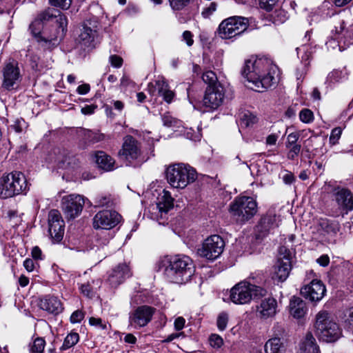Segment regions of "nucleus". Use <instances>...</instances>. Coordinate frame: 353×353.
<instances>
[{
    "instance_id": "1",
    "label": "nucleus",
    "mask_w": 353,
    "mask_h": 353,
    "mask_svg": "<svg viewBox=\"0 0 353 353\" xmlns=\"http://www.w3.org/2000/svg\"><path fill=\"white\" fill-rule=\"evenodd\" d=\"M278 67L267 57L250 59L245 63L243 76L252 84L251 89L263 92L276 83Z\"/></svg>"
},
{
    "instance_id": "2",
    "label": "nucleus",
    "mask_w": 353,
    "mask_h": 353,
    "mask_svg": "<svg viewBox=\"0 0 353 353\" xmlns=\"http://www.w3.org/2000/svg\"><path fill=\"white\" fill-rule=\"evenodd\" d=\"M265 283L263 274H251L248 279L234 285L230 290V300L236 305L250 303L253 299L264 297L268 290L264 288Z\"/></svg>"
},
{
    "instance_id": "3",
    "label": "nucleus",
    "mask_w": 353,
    "mask_h": 353,
    "mask_svg": "<svg viewBox=\"0 0 353 353\" xmlns=\"http://www.w3.org/2000/svg\"><path fill=\"white\" fill-rule=\"evenodd\" d=\"M163 273L174 283L183 284L193 276L195 269L193 261L186 255H176L163 261Z\"/></svg>"
},
{
    "instance_id": "4",
    "label": "nucleus",
    "mask_w": 353,
    "mask_h": 353,
    "mask_svg": "<svg viewBox=\"0 0 353 353\" xmlns=\"http://www.w3.org/2000/svg\"><path fill=\"white\" fill-rule=\"evenodd\" d=\"M53 19H55V21L59 24V28H61L62 32H64L68 24V20L65 15L54 8L46 10L40 14L39 19H35L30 25L29 30L31 34L37 38L38 41H43L46 43H52L57 40V36L56 34L48 36L46 31H42L43 21Z\"/></svg>"
},
{
    "instance_id": "5",
    "label": "nucleus",
    "mask_w": 353,
    "mask_h": 353,
    "mask_svg": "<svg viewBox=\"0 0 353 353\" xmlns=\"http://www.w3.org/2000/svg\"><path fill=\"white\" fill-rule=\"evenodd\" d=\"M197 178L196 170L185 163H175L166 169V179L174 188L183 189Z\"/></svg>"
},
{
    "instance_id": "6",
    "label": "nucleus",
    "mask_w": 353,
    "mask_h": 353,
    "mask_svg": "<svg viewBox=\"0 0 353 353\" xmlns=\"http://www.w3.org/2000/svg\"><path fill=\"white\" fill-rule=\"evenodd\" d=\"M315 328L319 339L327 343L337 341L342 334L339 325L332 320L330 313L325 310H321L316 315Z\"/></svg>"
},
{
    "instance_id": "7",
    "label": "nucleus",
    "mask_w": 353,
    "mask_h": 353,
    "mask_svg": "<svg viewBox=\"0 0 353 353\" xmlns=\"http://www.w3.org/2000/svg\"><path fill=\"white\" fill-rule=\"evenodd\" d=\"M28 190L25 175L20 172H12L3 176L0 183V197L6 199L26 193Z\"/></svg>"
},
{
    "instance_id": "8",
    "label": "nucleus",
    "mask_w": 353,
    "mask_h": 353,
    "mask_svg": "<svg viewBox=\"0 0 353 353\" xmlns=\"http://www.w3.org/2000/svg\"><path fill=\"white\" fill-rule=\"evenodd\" d=\"M229 212L237 221L245 222L256 214L257 204L252 197L239 196L230 203Z\"/></svg>"
},
{
    "instance_id": "9",
    "label": "nucleus",
    "mask_w": 353,
    "mask_h": 353,
    "mask_svg": "<svg viewBox=\"0 0 353 353\" xmlns=\"http://www.w3.org/2000/svg\"><path fill=\"white\" fill-rule=\"evenodd\" d=\"M248 27V19L234 16L223 20L219 26L218 32L221 38L229 39L240 35Z\"/></svg>"
},
{
    "instance_id": "10",
    "label": "nucleus",
    "mask_w": 353,
    "mask_h": 353,
    "mask_svg": "<svg viewBox=\"0 0 353 353\" xmlns=\"http://www.w3.org/2000/svg\"><path fill=\"white\" fill-rule=\"evenodd\" d=\"M225 242L219 235H212L203 242L198 248L197 254L208 260L214 261L223 253Z\"/></svg>"
},
{
    "instance_id": "11",
    "label": "nucleus",
    "mask_w": 353,
    "mask_h": 353,
    "mask_svg": "<svg viewBox=\"0 0 353 353\" xmlns=\"http://www.w3.org/2000/svg\"><path fill=\"white\" fill-rule=\"evenodd\" d=\"M1 73L3 77L2 87L8 90L17 88L22 79L19 63L12 59H9L4 63Z\"/></svg>"
},
{
    "instance_id": "12",
    "label": "nucleus",
    "mask_w": 353,
    "mask_h": 353,
    "mask_svg": "<svg viewBox=\"0 0 353 353\" xmlns=\"http://www.w3.org/2000/svg\"><path fill=\"white\" fill-rule=\"evenodd\" d=\"M85 204V198L80 194H69L64 196L61 200L62 210L68 219L78 216Z\"/></svg>"
},
{
    "instance_id": "13",
    "label": "nucleus",
    "mask_w": 353,
    "mask_h": 353,
    "mask_svg": "<svg viewBox=\"0 0 353 353\" xmlns=\"http://www.w3.org/2000/svg\"><path fill=\"white\" fill-rule=\"evenodd\" d=\"M225 93L222 86H208L203 99L204 111L212 112L220 107L224 100Z\"/></svg>"
},
{
    "instance_id": "14",
    "label": "nucleus",
    "mask_w": 353,
    "mask_h": 353,
    "mask_svg": "<svg viewBox=\"0 0 353 353\" xmlns=\"http://www.w3.org/2000/svg\"><path fill=\"white\" fill-rule=\"evenodd\" d=\"M155 309L148 305H142L130 313L129 325L139 329L146 326L152 320Z\"/></svg>"
},
{
    "instance_id": "15",
    "label": "nucleus",
    "mask_w": 353,
    "mask_h": 353,
    "mask_svg": "<svg viewBox=\"0 0 353 353\" xmlns=\"http://www.w3.org/2000/svg\"><path fill=\"white\" fill-rule=\"evenodd\" d=\"M141 155V143L132 136L127 135L123 138L121 149L119 156L123 159L131 163L137 160Z\"/></svg>"
},
{
    "instance_id": "16",
    "label": "nucleus",
    "mask_w": 353,
    "mask_h": 353,
    "mask_svg": "<svg viewBox=\"0 0 353 353\" xmlns=\"http://www.w3.org/2000/svg\"><path fill=\"white\" fill-rule=\"evenodd\" d=\"M331 196L336 203L339 209L345 214L353 209V196L349 189L336 186L332 189Z\"/></svg>"
},
{
    "instance_id": "17",
    "label": "nucleus",
    "mask_w": 353,
    "mask_h": 353,
    "mask_svg": "<svg viewBox=\"0 0 353 353\" xmlns=\"http://www.w3.org/2000/svg\"><path fill=\"white\" fill-rule=\"evenodd\" d=\"M121 215L112 210H102L97 213L93 219V226L97 229L110 230L120 221Z\"/></svg>"
},
{
    "instance_id": "18",
    "label": "nucleus",
    "mask_w": 353,
    "mask_h": 353,
    "mask_svg": "<svg viewBox=\"0 0 353 353\" xmlns=\"http://www.w3.org/2000/svg\"><path fill=\"white\" fill-rule=\"evenodd\" d=\"M326 288L323 282L313 279L309 283L304 285L301 289V295L311 302H319L325 295Z\"/></svg>"
},
{
    "instance_id": "19",
    "label": "nucleus",
    "mask_w": 353,
    "mask_h": 353,
    "mask_svg": "<svg viewBox=\"0 0 353 353\" xmlns=\"http://www.w3.org/2000/svg\"><path fill=\"white\" fill-rule=\"evenodd\" d=\"M48 232L54 242H60L64 234V221L60 212L52 210L48 214Z\"/></svg>"
},
{
    "instance_id": "20",
    "label": "nucleus",
    "mask_w": 353,
    "mask_h": 353,
    "mask_svg": "<svg viewBox=\"0 0 353 353\" xmlns=\"http://www.w3.org/2000/svg\"><path fill=\"white\" fill-rule=\"evenodd\" d=\"M278 307V302L275 298H265L256 306V316L263 321L272 319L279 312Z\"/></svg>"
},
{
    "instance_id": "21",
    "label": "nucleus",
    "mask_w": 353,
    "mask_h": 353,
    "mask_svg": "<svg viewBox=\"0 0 353 353\" xmlns=\"http://www.w3.org/2000/svg\"><path fill=\"white\" fill-rule=\"evenodd\" d=\"M157 210L155 218L159 219H167L168 212L174 207V199L169 191L163 190L159 193L157 198Z\"/></svg>"
},
{
    "instance_id": "22",
    "label": "nucleus",
    "mask_w": 353,
    "mask_h": 353,
    "mask_svg": "<svg viewBox=\"0 0 353 353\" xmlns=\"http://www.w3.org/2000/svg\"><path fill=\"white\" fill-rule=\"evenodd\" d=\"M291 270V261L290 252L283 257L278 258L276 263L274 267L272 279L279 282H283L287 279Z\"/></svg>"
},
{
    "instance_id": "23",
    "label": "nucleus",
    "mask_w": 353,
    "mask_h": 353,
    "mask_svg": "<svg viewBox=\"0 0 353 353\" xmlns=\"http://www.w3.org/2000/svg\"><path fill=\"white\" fill-rule=\"evenodd\" d=\"M279 217L274 214L269 213L263 216L256 226L257 238H263L275 228L279 227Z\"/></svg>"
},
{
    "instance_id": "24",
    "label": "nucleus",
    "mask_w": 353,
    "mask_h": 353,
    "mask_svg": "<svg viewBox=\"0 0 353 353\" xmlns=\"http://www.w3.org/2000/svg\"><path fill=\"white\" fill-rule=\"evenodd\" d=\"M148 90L152 95L154 94L155 90H157L158 94L162 97L163 100L168 103H170L174 97V93L170 89L168 83L164 79L157 80L154 86L150 83L148 85Z\"/></svg>"
},
{
    "instance_id": "25",
    "label": "nucleus",
    "mask_w": 353,
    "mask_h": 353,
    "mask_svg": "<svg viewBox=\"0 0 353 353\" xmlns=\"http://www.w3.org/2000/svg\"><path fill=\"white\" fill-rule=\"evenodd\" d=\"M130 276L131 273L128 265L125 263H122L112 270L108 277V281L112 287L116 288Z\"/></svg>"
},
{
    "instance_id": "26",
    "label": "nucleus",
    "mask_w": 353,
    "mask_h": 353,
    "mask_svg": "<svg viewBox=\"0 0 353 353\" xmlns=\"http://www.w3.org/2000/svg\"><path fill=\"white\" fill-rule=\"evenodd\" d=\"M39 307L41 309L54 314L60 313L63 310L60 300L57 297L52 296H46L41 299Z\"/></svg>"
},
{
    "instance_id": "27",
    "label": "nucleus",
    "mask_w": 353,
    "mask_h": 353,
    "mask_svg": "<svg viewBox=\"0 0 353 353\" xmlns=\"http://www.w3.org/2000/svg\"><path fill=\"white\" fill-rule=\"evenodd\" d=\"M299 135L296 132H292L288 135L285 142V147L288 150L287 157L288 159L294 160L299 154L301 145L297 143Z\"/></svg>"
},
{
    "instance_id": "28",
    "label": "nucleus",
    "mask_w": 353,
    "mask_h": 353,
    "mask_svg": "<svg viewBox=\"0 0 353 353\" xmlns=\"http://www.w3.org/2000/svg\"><path fill=\"white\" fill-rule=\"evenodd\" d=\"M95 161L99 168L106 172L114 170L116 168L114 159L103 151L96 152Z\"/></svg>"
},
{
    "instance_id": "29",
    "label": "nucleus",
    "mask_w": 353,
    "mask_h": 353,
    "mask_svg": "<svg viewBox=\"0 0 353 353\" xmlns=\"http://www.w3.org/2000/svg\"><path fill=\"white\" fill-rule=\"evenodd\" d=\"M265 353H286V346L283 339L274 336L268 340L264 345Z\"/></svg>"
},
{
    "instance_id": "30",
    "label": "nucleus",
    "mask_w": 353,
    "mask_h": 353,
    "mask_svg": "<svg viewBox=\"0 0 353 353\" xmlns=\"http://www.w3.org/2000/svg\"><path fill=\"white\" fill-rule=\"evenodd\" d=\"M307 312L306 303L301 298L294 296L290 303V312L293 317L301 319Z\"/></svg>"
},
{
    "instance_id": "31",
    "label": "nucleus",
    "mask_w": 353,
    "mask_h": 353,
    "mask_svg": "<svg viewBox=\"0 0 353 353\" xmlns=\"http://www.w3.org/2000/svg\"><path fill=\"white\" fill-rule=\"evenodd\" d=\"M298 353H320L316 339L311 333L306 334Z\"/></svg>"
},
{
    "instance_id": "32",
    "label": "nucleus",
    "mask_w": 353,
    "mask_h": 353,
    "mask_svg": "<svg viewBox=\"0 0 353 353\" xmlns=\"http://www.w3.org/2000/svg\"><path fill=\"white\" fill-rule=\"evenodd\" d=\"M348 75L345 68L343 70H334L327 74L325 84L327 88H332L336 83L346 79Z\"/></svg>"
},
{
    "instance_id": "33",
    "label": "nucleus",
    "mask_w": 353,
    "mask_h": 353,
    "mask_svg": "<svg viewBox=\"0 0 353 353\" xmlns=\"http://www.w3.org/2000/svg\"><path fill=\"white\" fill-rule=\"evenodd\" d=\"M97 35V31L88 26L87 23H84L81 32L79 34L80 42L86 47L92 46V43Z\"/></svg>"
},
{
    "instance_id": "34",
    "label": "nucleus",
    "mask_w": 353,
    "mask_h": 353,
    "mask_svg": "<svg viewBox=\"0 0 353 353\" xmlns=\"http://www.w3.org/2000/svg\"><path fill=\"white\" fill-rule=\"evenodd\" d=\"M337 39L338 38L336 37H331L328 39L325 43L328 50H334L338 48L340 52H342L349 48L352 44L351 39H347L344 38L343 39H341L340 41Z\"/></svg>"
},
{
    "instance_id": "35",
    "label": "nucleus",
    "mask_w": 353,
    "mask_h": 353,
    "mask_svg": "<svg viewBox=\"0 0 353 353\" xmlns=\"http://www.w3.org/2000/svg\"><path fill=\"white\" fill-rule=\"evenodd\" d=\"M314 52V48L310 45H303L296 48L297 55L301 58V63L303 65H305V63H307V65H309V61Z\"/></svg>"
},
{
    "instance_id": "36",
    "label": "nucleus",
    "mask_w": 353,
    "mask_h": 353,
    "mask_svg": "<svg viewBox=\"0 0 353 353\" xmlns=\"http://www.w3.org/2000/svg\"><path fill=\"white\" fill-rule=\"evenodd\" d=\"M79 336L77 332H70L64 339L63 343L60 347L62 351L66 350L77 343Z\"/></svg>"
},
{
    "instance_id": "37",
    "label": "nucleus",
    "mask_w": 353,
    "mask_h": 353,
    "mask_svg": "<svg viewBox=\"0 0 353 353\" xmlns=\"http://www.w3.org/2000/svg\"><path fill=\"white\" fill-rule=\"evenodd\" d=\"M202 79L208 86H221L217 83L216 74L212 70L205 72L202 75Z\"/></svg>"
},
{
    "instance_id": "38",
    "label": "nucleus",
    "mask_w": 353,
    "mask_h": 353,
    "mask_svg": "<svg viewBox=\"0 0 353 353\" xmlns=\"http://www.w3.org/2000/svg\"><path fill=\"white\" fill-rule=\"evenodd\" d=\"M83 136L85 139L91 143H98L103 140L104 137L102 134L94 132L88 130L83 131Z\"/></svg>"
},
{
    "instance_id": "39",
    "label": "nucleus",
    "mask_w": 353,
    "mask_h": 353,
    "mask_svg": "<svg viewBox=\"0 0 353 353\" xmlns=\"http://www.w3.org/2000/svg\"><path fill=\"white\" fill-rule=\"evenodd\" d=\"M171 8L174 11H179L186 7L190 0H168Z\"/></svg>"
},
{
    "instance_id": "40",
    "label": "nucleus",
    "mask_w": 353,
    "mask_h": 353,
    "mask_svg": "<svg viewBox=\"0 0 353 353\" xmlns=\"http://www.w3.org/2000/svg\"><path fill=\"white\" fill-rule=\"evenodd\" d=\"M46 342L42 338H37L30 347V351L34 353H41L45 347Z\"/></svg>"
},
{
    "instance_id": "41",
    "label": "nucleus",
    "mask_w": 353,
    "mask_h": 353,
    "mask_svg": "<svg viewBox=\"0 0 353 353\" xmlns=\"http://www.w3.org/2000/svg\"><path fill=\"white\" fill-rule=\"evenodd\" d=\"M299 118L302 122L309 123L314 120V114L310 109L305 108L300 112Z\"/></svg>"
},
{
    "instance_id": "42",
    "label": "nucleus",
    "mask_w": 353,
    "mask_h": 353,
    "mask_svg": "<svg viewBox=\"0 0 353 353\" xmlns=\"http://www.w3.org/2000/svg\"><path fill=\"white\" fill-rule=\"evenodd\" d=\"M50 3L54 6L60 8L63 10H67L70 8L72 0H49Z\"/></svg>"
},
{
    "instance_id": "43",
    "label": "nucleus",
    "mask_w": 353,
    "mask_h": 353,
    "mask_svg": "<svg viewBox=\"0 0 353 353\" xmlns=\"http://www.w3.org/2000/svg\"><path fill=\"white\" fill-rule=\"evenodd\" d=\"M185 135L187 137V139L194 141H199L201 138V133L200 132V131L199 130L195 131L192 128L187 130L186 132H185Z\"/></svg>"
},
{
    "instance_id": "44",
    "label": "nucleus",
    "mask_w": 353,
    "mask_h": 353,
    "mask_svg": "<svg viewBox=\"0 0 353 353\" xmlns=\"http://www.w3.org/2000/svg\"><path fill=\"white\" fill-rule=\"evenodd\" d=\"M216 10V3L211 2L208 7L203 8L201 15L203 18H209Z\"/></svg>"
},
{
    "instance_id": "45",
    "label": "nucleus",
    "mask_w": 353,
    "mask_h": 353,
    "mask_svg": "<svg viewBox=\"0 0 353 353\" xmlns=\"http://www.w3.org/2000/svg\"><path fill=\"white\" fill-rule=\"evenodd\" d=\"M228 321V316L226 313H221L217 319V326L219 330H224L226 328Z\"/></svg>"
},
{
    "instance_id": "46",
    "label": "nucleus",
    "mask_w": 353,
    "mask_h": 353,
    "mask_svg": "<svg viewBox=\"0 0 353 353\" xmlns=\"http://www.w3.org/2000/svg\"><path fill=\"white\" fill-rule=\"evenodd\" d=\"M210 344L214 348H219L223 343V339L218 334H213L209 339Z\"/></svg>"
},
{
    "instance_id": "47",
    "label": "nucleus",
    "mask_w": 353,
    "mask_h": 353,
    "mask_svg": "<svg viewBox=\"0 0 353 353\" xmlns=\"http://www.w3.org/2000/svg\"><path fill=\"white\" fill-rule=\"evenodd\" d=\"M81 292L88 298L94 296V291L89 283L81 284L80 286Z\"/></svg>"
},
{
    "instance_id": "48",
    "label": "nucleus",
    "mask_w": 353,
    "mask_h": 353,
    "mask_svg": "<svg viewBox=\"0 0 353 353\" xmlns=\"http://www.w3.org/2000/svg\"><path fill=\"white\" fill-rule=\"evenodd\" d=\"M307 63L305 65H303L301 66V68H299L296 69V80L298 81L297 85H299L303 81L306 72H307Z\"/></svg>"
},
{
    "instance_id": "49",
    "label": "nucleus",
    "mask_w": 353,
    "mask_h": 353,
    "mask_svg": "<svg viewBox=\"0 0 353 353\" xmlns=\"http://www.w3.org/2000/svg\"><path fill=\"white\" fill-rule=\"evenodd\" d=\"M342 130L340 128H334L330 137V142L331 144L334 145L337 143L341 135Z\"/></svg>"
},
{
    "instance_id": "50",
    "label": "nucleus",
    "mask_w": 353,
    "mask_h": 353,
    "mask_svg": "<svg viewBox=\"0 0 353 353\" xmlns=\"http://www.w3.org/2000/svg\"><path fill=\"white\" fill-rule=\"evenodd\" d=\"M89 323L91 325L95 326L101 330H105L107 328L106 323L105 322H103L101 319L100 318L90 317L89 319Z\"/></svg>"
},
{
    "instance_id": "51",
    "label": "nucleus",
    "mask_w": 353,
    "mask_h": 353,
    "mask_svg": "<svg viewBox=\"0 0 353 353\" xmlns=\"http://www.w3.org/2000/svg\"><path fill=\"white\" fill-rule=\"evenodd\" d=\"M278 0H259L260 7L267 11L272 10Z\"/></svg>"
},
{
    "instance_id": "52",
    "label": "nucleus",
    "mask_w": 353,
    "mask_h": 353,
    "mask_svg": "<svg viewBox=\"0 0 353 353\" xmlns=\"http://www.w3.org/2000/svg\"><path fill=\"white\" fill-rule=\"evenodd\" d=\"M162 121L166 127L176 126L177 123V121L169 114H163L162 116Z\"/></svg>"
},
{
    "instance_id": "53",
    "label": "nucleus",
    "mask_w": 353,
    "mask_h": 353,
    "mask_svg": "<svg viewBox=\"0 0 353 353\" xmlns=\"http://www.w3.org/2000/svg\"><path fill=\"white\" fill-rule=\"evenodd\" d=\"M256 118L255 116L251 114H245L243 117L241 119V122L245 126H249L256 122Z\"/></svg>"
},
{
    "instance_id": "54",
    "label": "nucleus",
    "mask_w": 353,
    "mask_h": 353,
    "mask_svg": "<svg viewBox=\"0 0 353 353\" xmlns=\"http://www.w3.org/2000/svg\"><path fill=\"white\" fill-rule=\"evenodd\" d=\"M83 318L84 314L83 313V312L80 310H77L72 314L70 316V321L72 323H80Z\"/></svg>"
},
{
    "instance_id": "55",
    "label": "nucleus",
    "mask_w": 353,
    "mask_h": 353,
    "mask_svg": "<svg viewBox=\"0 0 353 353\" xmlns=\"http://www.w3.org/2000/svg\"><path fill=\"white\" fill-rule=\"evenodd\" d=\"M110 64L114 68H120L123 63V59L117 55H111L109 58Z\"/></svg>"
},
{
    "instance_id": "56",
    "label": "nucleus",
    "mask_w": 353,
    "mask_h": 353,
    "mask_svg": "<svg viewBox=\"0 0 353 353\" xmlns=\"http://www.w3.org/2000/svg\"><path fill=\"white\" fill-rule=\"evenodd\" d=\"M283 181L286 185H291L295 181V177L291 172L286 171L282 176Z\"/></svg>"
},
{
    "instance_id": "57",
    "label": "nucleus",
    "mask_w": 353,
    "mask_h": 353,
    "mask_svg": "<svg viewBox=\"0 0 353 353\" xmlns=\"http://www.w3.org/2000/svg\"><path fill=\"white\" fill-rule=\"evenodd\" d=\"M193 34L190 31L185 30L183 33V39L185 41L188 46L193 45L194 40L192 39Z\"/></svg>"
},
{
    "instance_id": "58",
    "label": "nucleus",
    "mask_w": 353,
    "mask_h": 353,
    "mask_svg": "<svg viewBox=\"0 0 353 353\" xmlns=\"http://www.w3.org/2000/svg\"><path fill=\"white\" fill-rule=\"evenodd\" d=\"M26 123L23 119H17L14 123L12 125L17 132H21L25 125Z\"/></svg>"
},
{
    "instance_id": "59",
    "label": "nucleus",
    "mask_w": 353,
    "mask_h": 353,
    "mask_svg": "<svg viewBox=\"0 0 353 353\" xmlns=\"http://www.w3.org/2000/svg\"><path fill=\"white\" fill-rule=\"evenodd\" d=\"M97 108V106L96 105H87L81 108V112L85 115L92 114Z\"/></svg>"
},
{
    "instance_id": "60",
    "label": "nucleus",
    "mask_w": 353,
    "mask_h": 353,
    "mask_svg": "<svg viewBox=\"0 0 353 353\" xmlns=\"http://www.w3.org/2000/svg\"><path fill=\"white\" fill-rule=\"evenodd\" d=\"M185 320L183 317H177L174 321V329L177 331L182 330L185 325Z\"/></svg>"
},
{
    "instance_id": "61",
    "label": "nucleus",
    "mask_w": 353,
    "mask_h": 353,
    "mask_svg": "<svg viewBox=\"0 0 353 353\" xmlns=\"http://www.w3.org/2000/svg\"><path fill=\"white\" fill-rule=\"evenodd\" d=\"M31 254H32V256L34 259L41 260L43 259L42 258V252L38 246H34L32 249Z\"/></svg>"
},
{
    "instance_id": "62",
    "label": "nucleus",
    "mask_w": 353,
    "mask_h": 353,
    "mask_svg": "<svg viewBox=\"0 0 353 353\" xmlns=\"http://www.w3.org/2000/svg\"><path fill=\"white\" fill-rule=\"evenodd\" d=\"M90 90V87L89 84L84 83L82 85H80L77 87V92L79 94H87Z\"/></svg>"
},
{
    "instance_id": "63",
    "label": "nucleus",
    "mask_w": 353,
    "mask_h": 353,
    "mask_svg": "<svg viewBox=\"0 0 353 353\" xmlns=\"http://www.w3.org/2000/svg\"><path fill=\"white\" fill-rule=\"evenodd\" d=\"M316 261L320 265L326 267L330 263V258L327 255H322L317 259Z\"/></svg>"
},
{
    "instance_id": "64",
    "label": "nucleus",
    "mask_w": 353,
    "mask_h": 353,
    "mask_svg": "<svg viewBox=\"0 0 353 353\" xmlns=\"http://www.w3.org/2000/svg\"><path fill=\"white\" fill-rule=\"evenodd\" d=\"M279 136L276 134H271L266 138V143L270 145H274L276 144L278 140Z\"/></svg>"
}]
</instances>
